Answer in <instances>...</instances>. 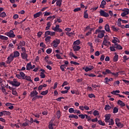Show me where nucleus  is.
<instances>
[{"instance_id": "1", "label": "nucleus", "mask_w": 129, "mask_h": 129, "mask_svg": "<svg viewBox=\"0 0 129 129\" xmlns=\"http://www.w3.org/2000/svg\"><path fill=\"white\" fill-rule=\"evenodd\" d=\"M8 83H9V84H11V85H12L13 86H15L16 88L18 87L21 85V83L16 81V80L15 79L13 80V81L11 80L8 81Z\"/></svg>"}, {"instance_id": "2", "label": "nucleus", "mask_w": 129, "mask_h": 129, "mask_svg": "<svg viewBox=\"0 0 129 129\" xmlns=\"http://www.w3.org/2000/svg\"><path fill=\"white\" fill-rule=\"evenodd\" d=\"M17 57H14L13 56V54H11L9 55V57H8V58H7V61H6V63L7 64H10L13 60H14V58H16Z\"/></svg>"}, {"instance_id": "3", "label": "nucleus", "mask_w": 129, "mask_h": 129, "mask_svg": "<svg viewBox=\"0 0 129 129\" xmlns=\"http://www.w3.org/2000/svg\"><path fill=\"white\" fill-rule=\"evenodd\" d=\"M6 36H8L9 38H14L16 37V35L14 34V31L13 30H10L9 32H7L5 33Z\"/></svg>"}, {"instance_id": "4", "label": "nucleus", "mask_w": 129, "mask_h": 129, "mask_svg": "<svg viewBox=\"0 0 129 129\" xmlns=\"http://www.w3.org/2000/svg\"><path fill=\"white\" fill-rule=\"evenodd\" d=\"M60 43V40L56 39V40H54L52 42H51V44L53 45V47L56 48L59 44Z\"/></svg>"}, {"instance_id": "5", "label": "nucleus", "mask_w": 129, "mask_h": 129, "mask_svg": "<svg viewBox=\"0 0 129 129\" xmlns=\"http://www.w3.org/2000/svg\"><path fill=\"white\" fill-rule=\"evenodd\" d=\"M100 16H102V17H104L105 18H108L109 17V14L106 13L103 10H100Z\"/></svg>"}, {"instance_id": "6", "label": "nucleus", "mask_w": 129, "mask_h": 129, "mask_svg": "<svg viewBox=\"0 0 129 129\" xmlns=\"http://www.w3.org/2000/svg\"><path fill=\"white\" fill-rule=\"evenodd\" d=\"M115 122L116 125H117V126L120 128H122L123 127V123H121L119 122V119L118 118H116L115 120Z\"/></svg>"}, {"instance_id": "7", "label": "nucleus", "mask_w": 129, "mask_h": 129, "mask_svg": "<svg viewBox=\"0 0 129 129\" xmlns=\"http://www.w3.org/2000/svg\"><path fill=\"white\" fill-rule=\"evenodd\" d=\"M94 69V66H89V67H86V68H85V69H84V68H83V69H82L83 70H84L85 72H88L89 71H91Z\"/></svg>"}, {"instance_id": "8", "label": "nucleus", "mask_w": 129, "mask_h": 129, "mask_svg": "<svg viewBox=\"0 0 129 129\" xmlns=\"http://www.w3.org/2000/svg\"><path fill=\"white\" fill-rule=\"evenodd\" d=\"M38 94V92H37V91L33 90L32 92H31V93H30V97L31 98H33L35 96H38L37 95Z\"/></svg>"}, {"instance_id": "9", "label": "nucleus", "mask_w": 129, "mask_h": 129, "mask_svg": "<svg viewBox=\"0 0 129 129\" xmlns=\"http://www.w3.org/2000/svg\"><path fill=\"white\" fill-rule=\"evenodd\" d=\"M21 56L22 59H28V54L26 52H22L21 53Z\"/></svg>"}, {"instance_id": "10", "label": "nucleus", "mask_w": 129, "mask_h": 129, "mask_svg": "<svg viewBox=\"0 0 129 129\" xmlns=\"http://www.w3.org/2000/svg\"><path fill=\"white\" fill-rule=\"evenodd\" d=\"M22 79L29 81L30 82H33V81L31 79V77L28 76H26L24 77H22Z\"/></svg>"}, {"instance_id": "11", "label": "nucleus", "mask_w": 129, "mask_h": 129, "mask_svg": "<svg viewBox=\"0 0 129 129\" xmlns=\"http://www.w3.org/2000/svg\"><path fill=\"white\" fill-rule=\"evenodd\" d=\"M114 48H117L118 50H122L123 47L121 46L120 44H118L117 43L115 44L114 46H113Z\"/></svg>"}, {"instance_id": "12", "label": "nucleus", "mask_w": 129, "mask_h": 129, "mask_svg": "<svg viewBox=\"0 0 129 129\" xmlns=\"http://www.w3.org/2000/svg\"><path fill=\"white\" fill-rule=\"evenodd\" d=\"M0 113H3L4 116H10V115H11V113H10V111L5 110L0 112Z\"/></svg>"}, {"instance_id": "13", "label": "nucleus", "mask_w": 129, "mask_h": 129, "mask_svg": "<svg viewBox=\"0 0 129 129\" xmlns=\"http://www.w3.org/2000/svg\"><path fill=\"white\" fill-rule=\"evenodd\" d=\"M51 36H47L45 37L44 40L45 41L46 43L47 44H50L51 43Z\"/></svg>"}, {"instance_id": "14", "label": "nucleus", "mask_w": 129, "mask_h": 129, "mask_svg": "<svg viewBox=\"0 0 129 129\" xmlns=\"http://www.w3.org/2000/svg\"><path fill=\"white\" fill-rule=\"evenodd\" d=\"M41 15H42L41 12H38L35 14L33 15V18L36 19L37 18H39V17H40V16H41Z\"/></svg>"}, {"instance_id": "15", "label": "nucleus", "mask_w": 129, "mask_h": 129, "mask_svg": "<svg viewBox=\"0 0 129 129\" xmlns=\"http://www.w3.org/2000/svg\"><path fill=\"white\" fill-rule=\"evenodd\" d=\"M80 49H81L80 46L74 45L73 46L74 51H78L80 50Z\"/></svg>"}, {"instance_id": "16", "label": "nucleus", "mask_w": 129, "mask_h": 129, "mask_svg": "<svg viewBox=\"0 0 129 129\" xmlns=\"http://www.w3.org/2000/svg\"><path fill=\"white\" fill-rule=\"evenodd\" d=\"M106 1L103 0L100 5V8H101V9H104L105 6L106 5Z\"/></svg>"}, {"instance_id": "17", "label": "nucleus", "mask_w": 129, "mask_h": 129, "mask_svg": "<svg viewBox=\"0 0 129 129\" xmlns=\"http://www.w3.org/2000/svg\"><path fill=\"white\" fill-rule=\"evenodd\" d=\"M113 80V79L112 78H110V79H108V78L106 77V78H105V82H104V83H106V84H109V82L110 81H112Z\"/></svg>"}, {"instance_id": "18", "label": "nucleus", "mask_w": 129, "mask_h": 129, "mask_svg": "<svg viewBox=\"0 0 129 129\" xmlns=\"http://www.w3.org/2000/svg\"><path fill=\"white\" fill-rule=\"evenodd\" d=\"M117 104L121 106V107H122L123 106H125V104H124V103L123 102V101H121L120 100H117Z\"/></svg>"}, {"instance_id": "19", "label": "nucleus", "mask_w": 129, "mask_h": 129, "mask_svg": "<svg viewBox=\"0 0 129 129\" xmlns=\"http://www.w3.org/2000/svg\"><path fill=\"white\" fill-rule=\"evenodd\" d=\"M113 106H110V105H109L108 104L106 105V106H105V110L107 111V110H110L112 109H113Z\"/></svg>"}, {"instance_id": "20", "label": "nucleus", "mask_w": 129, "mask_h": 129, "mask_svg": "<svg viewBox=\"0 0 129 129\" xmlns=\"http://www.w3.org/2000/svg\"><path fill=\"white\" fill-rule=\"evenodd\" d=\"M26 44V42L24 41H21L20 42H19L18 44H16V46H25Z\"/></svg>"}, {"instance_id": "21", "label": "nucleus", "mask_w": 129, "mask_h": 129, "mask_svg": "<svg viewBox=\"0 0 129 129\" xmlns=\"http://www.w3.org/2000/svg\"><path fill=\"white\" fill-rule=\"evenodd\" d=\"M112 73H111V71H110V70L109 69H106L105 72H104V71L102 72V74L104 75H106L107 74H110Z\"/></svg>"}, {"instance_id": "22", "label": "nucleus", "mask_w": 129, "mask_h": 129, "mask_svg": "<svg viewBox=\"0 0 129 129\" xmlns=\"http://www.w3.org/2000/svg\"><path fill=\"white\" fill-rule=\"evenodd\" d=\"M123 11V12L121 14V16H122V17H124L127 15L129 14V11Z\"/></svg>"}, {"instance_id": "23", "label": "nucleus", "mask_w": 129, "mask_h": 129, "mask_svg": "<svg viewBox=\"0 0 129 129\" xmlns=\"http://www.w3.org/2000/svg\"><path fill=\"white\" fill-rule=\"evenodd\" d=\"M105 117L106 118L105 119V122H107L108 120H110L111 119H111V115L110 114H106V115H105Z\"/></svg>"}, {"instance_id": "24", "label": "nucleus", "mask_w": 129, "mask_h": 129, "mask_svg": "<svg viewBox=\"0 0 129 129\" xmlns=\"http://www.w3.org/2000/svg\"><path fill=\"white\" fill-rule=\"evenodd\" d=\"M107 44H108V45H110V44H111V42L107 41L105 38H104V41H103V45L107 46Z\"/></svg>"}, {"instance_id": "25", "label": "nucleus", "mask_w": 129, "mask_h": 129, "mask_svg": "<svg viewBox=\"0 0 129 129\" xmlns=\"http://www.w3.org/2000/svg\"><path fill=\"white\" fill-rule=\"evenodd\" d=\"M69 118H75L76 119H78V116H77V115H74L73 114H71V115H70V116H69Z\"/></svg>"}, {"instance_id": "26", "label": "nucleus", "mask_w": 129, "mask_h": 129, "mask_svg": "<svg viewBox=\"0 0 129 129\" xmlns=\"http://www.w3.org/2000/svg\"><path fill=\"white\" fill-rule=\"evenodd\" d=\"M111 29L112 30V31L116 32H118V31H119V28L115 27L114 25L111 26Z\"/></svg>"}, {"instance_id": "27", "label": "nucleus", "mask_w": 129, "mask_h": 129, "mask_svg": "<svg viewBox=\"0 0 129 129\" xmlns=\"http://www.w3.org/2000/svg\"><path fill=\"white\" fill-rule=\"evenodd\" d=\"M29 120H27V121H26V122H23V123L21 124V126H24V127L28 126L29 125Z\"/></svg>"}, {"instance_id": "28", "label": "nucleus", "mask_w": 129, "mask_h": 129, "mask_svg": "<svg viewBox=\"0 0 129 129\" xmlns=\"http://www.w3.org/2000/svg\"><path fill=\"white\" fill-rule=\"evenodd\" d=\"M52 121L50 120V122L49 123V125H48V128L49 129H54L53 125H55L54 124H52Z\"/></svg>"}, {"instance_id": "29", "label": "nucleus", "mask_w": 129, "mask_h": 129, "mask_svg": "<svg viewBox=\"0 0 129 129\" xmlns=\"http://www.w3.org/2000/svg\"><path fill=\"white\" fill-rule=\"evenodd\" d=\"M104 34L105 33H104V31H102V33H100V34H98V36H97V37L101 39L103 38Z\"/></svg>"}, {"instance_id": "30", "label": "nucleus", "mask_w": 129, "mask_h": 129, "mask_svg": "<svg viewBox=\"0 0 129 129\" xmlns=\"http://www.w3.org/2000/svg\"><path fill=\"white\" fill-rule=\"evenodd\" d=\"M106 122H108L109 125H112L114 124V121H113V120L112 119H111L109 120H108L107 121H106Z\"/></svg>"}, {"instance_id": "31", "label": "nucleus", "mask_w": 129, "mask_h": 129, "mask_svg": "<svg viewBox=\"0 0 129 129\" xmlns=\"http://www.w3.org/2000/svg\"><path fill=\"white\" fill-rule=\"evenodd\" d=\"M56 6H59V8L62 5V0H58L56 2Z\"/></svg>"}, {"instance_id": "32", "label": "nucleus", "mask_w": 129, "mask_h": 129, "mask_svg": "<svg viewBox=\"0 0 129 129\" xmlns=\"http://www.w3.org/2000/svg\"><path fill=\"white\" fill-rule=\"evenodd\" d=\"M94 30V28H92L90 29H89V31L88 32V33H86V36H88L89 35L91 34L92 31Z\"/></svg>"}, {"instance_id": "33", "label": "nucleus", "mask_w": 129, "mask_h": 129, "mask_svg": "<svg viewBox=\"0 0 129 129\" xmlns=\"http://www.w3.org/2000/svg\"><path fill=\"white\" fill-rule=\"evenodd\" d=\"M13 56L15 57H18L20 56V52H19L18 51L14 52V55H13Z\"/></svg>"}, {"instance_id": "34", "label": "nucleus", "mask_w": 129, "mask_h": 129, "mask_svg": "<svg viewBox=\"0 0 129 129\" xmlns=\"http://www.w3.org/2000/svg\"><path fill=\"white\" fill-rule=\"evenodd\" d=\"M0 39H1V40L7 41L9 39V38L7 37L6 36H4V35H0Z\"/></svg>"}, {"instance_id": "35", "label": "nucleus", "mask_w": 129, "mask_h": 129, "mask_svg": "<svg viewBox=\"0 0 129 129\" xmlns=\"http://www.w3.org/2000/svg\"><path fill=\"white\" fill-rule=\"evenodd\" d=\"M118 59V55L116 54L115 56H114L113 58V62H117Z\"/></svg>"}, {"instance_id": "36", "label": "nucleus", "mask_w": 129, "mask_h": 129, "mask_svg": "<svg viewBox=\"0 0 129 129\" xmlns=\"http://www.w3.org/2000/svg\"><path fill=\"white\" fill-rule=\"evenodd\" d=\"M88 12V10H86L84 12V15L83 16V18H84V19H88V14L87 13Z\"/></svg>"}, {"instance_id": "37", "label": "nucleus", "mask_w": 129, "mask_h": 129, "mask_svg": "<svg viewBox=\"0 0 129 129\" xmlns=\"http://www.w3.org/2000/svg\"><path fill=\"white\" fill-rule=\"evenodd\" d=\"M66 67H67V66L65 65V64H61V66H60V69L61 70V71L62 72H64V69H66Z\"/></svg>"}, {"instance_id": "38", "label": "nucleus", "mask_w": 129, "mask_h": 129, "mask_svg": "<svg viewBox=\"0 0 129 129\" xmlns=\"http://www.w3.org/2000/svg\"><path fill=\"white\" fill-rule=\"evenodd\" d=\"M73 44H74V45L75 46H78L80 45V40H77V41H74Z\"/></svg>"}, {"instance_id": "39", "label": "nucleus", "mask_w": 129, "mask_h": 129, "mask_svg": "<svg viewBox=\"0 0 129 129\" xmlns=\"http://www.w3.org/2000/svg\"><path fill=\"white\" fill-rule=\"evenodd\" d=\"M56 118H57L58 119L60 118V117L61 116V112L60 111V110L56 111Z\"/></svg>"}, {"instance_id": "40", "label": "nucleus", "mask_w": 129, "mask_h": 129, "mask_svg": "<svg viewBox=\"0 0 129 129\" xmlns=\"http://www.w3.org/2000/svg\"><path fill=\"white\" fill-rule=\"evenodd\" d=\"M88 115L86 114H80L78 115V117H79L80 118H81L82 119H84V118H85V117L87 116Z\"/></svg>"}, {"instance_id": "41", "label": "nucleus", "mask_w": 129, "mask_h": 129, "mask_svg": "<svg viewBox=\"0 0 129 129\" xmlns=\"http://www.w3.org/2000/svg\"><path fill=\"white\" fill-rule=\"evenodd\" d=\"M6 16H7V14L4 12L0 14V17L1 18H5V17H6Z\"/></svg>"}, {"instance_id": "42", "label": "nucleus", "mask_w": 129, "mask_h": 129, "mask_svg": "<svg viewBox=\"0 0 129 129\" xmlns=\"http://www.w3.org/2000/svg\"><path fill=\"white\" fill-rule=\"evenodd\" d=\"M118 112V108L116 107H114L113 111H112V113L116 114Z\"/></svg>"}, {"instance_id": "43", "label": "nucleus", "mask_w": 129, "mask_h": 129, "mask_svg": "<svg viewBox=\"0 0 129 129\" xmlns=\"http://www.w3.org/2000/svg\"><path fill=\"white\" fill-rule=\"evenodd\" d=\"M105 30L106 32L110 31V27L109 26L108 24H106V26H105Z\"/></svg>"}, {"instance_id": "44", "label": "nucleus", "mask_w": 129, "mask_h": 129, "mask_svg": "<svg viewBox=\"0 0 129 129\" xmlns=\"http://www.w3.org/2000/svg\"><path fill=\"white\" fill-rule=\"evenodd\" d=\"M48 94V90H45L44 91H42V92L40 93V95L42 96H45L47 95Z\"/></svg>"}, {"instance_id": "45", "label": "nucleus", "mask_w": 129, "mask_h": 129, "mask_svg": "<svg viewBox=\"0 0 129 129\" xmlns=\"http://www.w3.org/2000/svg\"><path fill=\"white\" fill-rule=\"evenodd\" d=\"M120 93V91L118 90H115V91H111V94L112 95H117V94L116 93Z\"/></svg>"}, {"instance_id": "46", "label": "nucleus", "mask_w": 129, "mask_h": 129, "mask_svg": "<svg viewBox=\"0 0 129 129\" xmlns=\"http://www.w3.org/2000/svg\"><path fill=\"white\" fill-rule=\"evenodd\" d=\"M32 67V64H31V62H29L27 64V70H30V68Z\"/></svg>"}, {"instance_id": "47", "label": "nucleus", "mask_w": 129, "mask_h": 129, "mask_svg": "<svg viewBox=\"0 0 129 129\" xmlns=\"http://www.w3.org/2000/svg\"><path fill=\"white\" fill-rule=\"evenodd\" d=\"M52 32L50 31H45V32H44V37H46L49 36V35H50V34Z\"/></svg>"}, {"instance_id": "48", "label": "nucleus", "mask_w": 129, "mask_h": 129, "mask_svg": "<svg viewBox=\"0 0 129 129\" xmlns=\"http://www.w3.org/2000/svg\"><path fill=\"white\" fill-rule=\"evenodd\" d=\"M117 40H118V39H117V37H113V40H112V43H113L114 44H117L116 43H117Z\"/></svg>"}, {"instance_id": "49", "label": "nucleus", "mask_w": 129, "mask_h": 129, "mask_svg": "<svg viewBox=\"0 0 129 129\" xmlns=\"http://www.w3.org/2000/svg\"><path fill=\"white\" fill-rule=\"evenodd\" d=\"M102 31H104V33H105V30H100L99 29H97L95 30V34H97L98 33H102Z\"/></svg>"}, {"instance_id": "50", "label": "nucleus", "mask_w": 129, "mask_h": 129, "mask_svg": "<svg viewBox=\"0 0 129 129\" xmlns=\"http://www.w3.org/2000/svg\"><path fill=\"white\" fill-rule=\"evenodd\" d=\"M51 52H52V49L51 48H48L47 50H46V53L48 54H50Z\"/></svg>"}, {"instance_id": "51", "label": "nucleus", "mask_w": 129, "mask_h": 129, "mask_svg": "<svg viewBox=\"0 0 129 129\" xmlns=\"http://www.w3.org/2000/svg\"><path fill=\"white\" fill-rule=\"evenodd\" d=\"M59 25H56V27H54L53 28H52V30L53 31H56V30H59L61 29L60 28H59Z\"/></svg>"}, {"instance_id": "52", "label": "nucleus", "mask_w": 129, "mask_h": 129, "mask_svg": "<svg viewBox=\"0 0 129 129\" xmlns=\"http://www.w3.org/2000/svg\"><path fill=\"white\" fill-rule=\"evenodd\" d=\"M98 123H99V124L102 125V126H105V123L103 122L101 120H99L98 121Z\"/></svg>"}, {"instance_id": "53", "label": "nucleus", "mask_w": 129, "mask_h": 129, "mask_svg": "<svg viewBox=\"0 0 129 129\" xmlns=\"http://www.w3.org/2000/svg\"><path fill=\"white\" fill-rule=\"evenodd\" d=\"M122 25H121V18H118V19H117V26H120Z\"/></svg>"}, {"instance_id": "54", "label": "nucleus", "mask_w": 129, "mask_h": 129, "mask_svg": "<svg viewBox=\"0 0 129 129\" xmlns=\"http://www.w3.org/2000/svg\"><path fill=\"white\" fill-rule=\"evenodd\" d=\"M40 78H41V79H45V75L44 74V73H40Z\"/></svg>"}, {"instance_id": "55", "label": "nucleus", "mask_w": 129, "mask_h": 129, "mask_svg": "<svg viewBox=\"0 0 129 129\" xmlns=\"http://www.w3.org/2000/svg\"><path fill=\"white\" fill-rule=\"evenodd\" d=\"M94 116H98V115H99V111H97V110H94Z\"/></svg>"}, {"instance_id": "56", "label": "nucleus", "mask_w": 129, "mask_h": 129, "mask_svg": "<svg viewBox=\"0 0 129 129\" xmlns=\"http://www.w3.org/2000/svg\"><path fill=\"white\" fill-rule=\"evenodd\" d=\"M88 97H89L90 98H95V96L94 95V94L91 93V94H88Z\"/></svg>"}, {"instance_id": "57", "label": "nucleus", "mask_w": 129, "mask_h": 129, "mask_svg": "<svg viewBox=\"0 0 129 129\" xmlns=\"http://www.w3.org/2000/svg\"><path fill=\"white\" fill-rule=\"evenodd\" d=\"M74 111H75V110L73 108H71L69 109V112H70V113H73V112H74Z\"/></svg>"}, {"instance_id": "58", "label": "nucleus", "mask_w": 129, "mask_h": 129, "mask_svg": "<svg viewBox=\"0 0 129 129\" xmlns=\"http://www.w3.org/2000/svg\"><path fill=\"white\" fill-rule=\"evenodd\" d=\"M19 75L21 76L22 78L26 77V75H25L24 73L22 72H20V74H19Z\"/></svg>"}, {"instance_id": "59", "label": "nucleus", "mask_w": 129, "mask_h": 129, "mask_svg": "<svg viewBox=\"0 0 129 129\" xmlns=\"http://www.w3.org/2000/svg\"><path fill=\"white\" fill-rule=\"evenodd\" d=\"M71 64H74V65H80V63L77 62H75L74 61H71Z\"/></svg>"}, {"instance_id": "60", "label": "nucleus", "mask_w": 129, "mask_h": 129, "mask_svg": "<svg viewBox=\"0 0 129 129\" xmlns=\"http://www.w3.org/2000/svg\"><path fill=\"white\" fill-rule=\"evenodd\" d=\"M120 83V82L119 81H117L116 82H114L113 86H116V85H119Z\"/></svg>"}, {"instance_id": "61", "label": "nucleus", "mask_w": 129, "mask_h": 129, "mask_svg": "<svg viewBox=\"0 0 129 129\" xmlns=\"http://www.w3.org/2000/svg\"><path fill=\"white\" fill-rule=\"evenodd\" d=\"M12 94L15 95V96H18L17 92H16V90H13L12 91Z\"/></svg>"}, {"instance_id": "62", "label": "nucleus", "mask_w": 129, "mask_h": 129, "mask_svg": "<svg viewBox=\"0 0 129 129\" xmlns=\"http://www.w3.org/2000/svg\"><path fill=\"white\" fill-rule=\"evenodd\" d=\"M104 59H105V56L104 55V54L101 55L100 58V61H102L104 60Z\"/></svg>"}, {"instance_id": "63", "label": "nucleus", "mask_w": 129, "mask_h": 129, "mask_svg": "<svg viewBox=\"0 0 129 129\" xmlns=\"http://www.w3.org/2000/svg\"><path fill=\"white\" fill-rule=\"evenodd\" d=\"M32 98H35L36 99H42L43 96H35L34 97H32Z\"/></svg>"}, {"instance_id": "64", "label": "nucleus", "mask_w": 129, "mask_h": 129, "mask_svg": "<svg viewBox=\"0 0 129 129\" xmlns=\"http://www.w3.org/2000/svg\"><path fill=\"white\" fill-rule=\"evenodd\" d=\"M123 83H125L126 85H129V81H127L126 80H122Z\"/></svg>"}]
</instances>
